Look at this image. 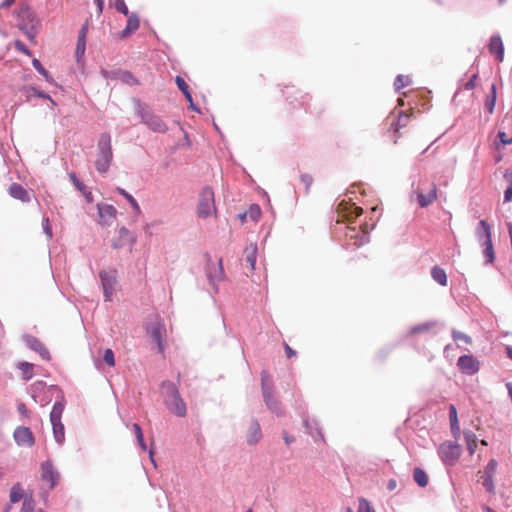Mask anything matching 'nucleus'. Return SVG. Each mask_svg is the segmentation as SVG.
Listing matches in <instances>:
<instances>
[{
    "label": "nucleus",
    "mask_w": 512,
    "mask_h": 512,
    "mask_svg": "<svg viewBox=\"0 0 512 512\" xmlns=\"http://www.w3.org/2000/svg\"><path fill=\"white\" fill-rule=\"evenodd\" d=\"M134 109L137 117L141 123L144 124L149 130L154 133L164 134L168 130L166 122L160 115L155 114L145 103L140 99H133Z\"/></svg>",
    "instance_id": "obj_1"
},
{
    "label": "nucleus",
    "mask_w": 512,
    "mask_h": 512,
    "mask_svg": "<svg viewBox=\"0 0 512 512\" xmlns=\"http://www.w3.org/2000/svg\"><path fill=\"white\" fill-rule=\"evenodd\" d=\"M161 388L165 404L169 411L178 417L185 416L187 412L186 404L182 399L176 384L171 381H163Z\"/></svg>",
    "instance_id": "obj_2"
},
{
    "label": "nucleus",
    "mask_w": 512,
    "mask_h": 512,
    "mask_svg": "<svg viewBox=\"0 0 512 512\" xmlns=\"http://www.w3.org/2000/svg\"><path fill=\"white\" fill-rule=\"evenodd\" d=\"M97 150L98 153L95 161V168L99 173L104 174L109 170L113 159L111 136L109 133L105 132L100 135Z\"/></svg>",
    "instance_id": "obj_3"
},
{
    "label": "nucleus",
    "mask_w": 512,
    "mask_h": 512,
    "mask_svg": "<svg viewBox=\"0 0 512 512\" xmlns=\"http://www.w3.org/2000/svg\"><path fill=\"white\" fill-rule=\"evenodd\" d=\"M261 389L263 400L267 408L274 414L281 416L283 415V409L280 401L274 394L273 384L270 379V375L266 370L261 372Z\"/></svg>",
    "instance_id": "obj_4"
},
{
    "label": "nucleus",
    "mask_w": 512,
    "mask_h": 512,
    "mask_svg": "<svg viewBox=\"0 0 512 512\" xmlns=\"http://www.w3.org/2000/svg\"><path fill=\"white\" fill-rule=\"evenodd\" d=\"M216 213L214 191L211 187L205 186L199 193L197 216L206 219Z\"/></svg>",
    "instance_id": "obj_5"
},
{
    "label": "nucleus",
    "mask_w": 512,
    "mask_h": 512,
    "mask_svg": "<svg viewBox=\"0 0 512 512\" xmlns=\"http://www.w3.org/2000/svg\"><path fill=\"white\" fill-rule=\"evenodd\" d=\"M146 332L152 342L156 344L159 353L164 352V340L166 338V326L163 320L156 316L146 326Z\"/></svg>",
    "instance_id": "obj_6"
},
{
    "label": "nucleus",
    "mask_w": 512,
    "mask_h": 512,
    "mask_svg": "<svg viewBox=\"0 0 512 512\" xmlns=\"http://www.w3.org/2000/svg\"><path fill=\"white\" fill-rule=\"evenodd\" d=\"M347 245L360 247L369 242V233L366 228L357 230L356 227L343 226L340 228Z\"/></svg>",
    "instance_id": "obj_7"
},
{
    "label": "nucleus",
    "mask_w": 512,
    "mask_h": 512,
    "mask_svg": "<svg viewBox=\"0 0 512 512\" xmlns=\"http://www.w3.org/2000/svg\"><path fill=\"white\" fill-rule=\"evenodd\" d=\"M460 446L453 442H444L438 448V455L445 466L451 467L456 464L460 457Z\"/></svg>",
    "instance_id": "obj_8"
},
{
    "label": "nucleus",
    "mask_w": 512,
    "mask_h": 512,
    "mask_svg": "<svg viewBox=\"0 0 512 512\" xmlns=\"http://www.w3.org/2000/svg\"><path fill=\"white\" fill-rule=\"evenodd\" d=\"M206 276L209 284L213 287L214 292H218V283L225 278V273L222 264V258L218 259L215 265L210 259L206 265Z\"/></svg>",
    "instance_id": "obj_9"
},
{
    "label": "nucleus",
    "mask_w": 512,
    "mask_h": 512,
    "mask_svg": "<svg viewBox=\"0 0 512 512\" xmlns=\"http://www.w3.org/2000/svg\"><path fill=\"white\" fill-rule=\"evenodd\" d=\"M117 272L114 269L109 270H101L99 272V277L101 280V285L103 288V294L105 301H111L112 295L115 290V285L117 283Z\"/></svg>",
    "instance_id": "obj_10"
},
{
    "label": "nucleus",
    "mask_w": 512,
    "mask_h": 512,
    "mask_svg": "<svg viewBox=\"0 0 512 512\" xmlns=\"http://www.w3.org/2000/svg\"><path fill=\"white\" fill-rule=\"evenodd\" d=\"M48 391L51 392V395L56 394V401L50 412V421L61 420L65 408V397L63 391L56 385H50Z\"/></svg>",
    "instance_id": "obj_11"
},
{
    "label": "nucleus",
    "mask_w": 512,
    "mask_h": 512,
    "mask_svg": "<svg viewBox=\"0 0 512 512\" xmlns=\"http://www.w3.org/2000/svg\"><path fill=\"white\" fill-rule=\"evenodd\" d=\"M41 479L49 483V488L53 489L60 480V474L53 465L52 461L46 460L41 463Z\"/></svg>",
    "instance_id": "obj_12"
},
{
    "label": "nucleus",
    "mask_w": 512,
    "mask_h": 512,
    "mask_svg": "<svg viewBox=\"0 0 512 512\" xmlns=\"http://www.w3.org/2000/svg\"><path fill=\"white\" fill-rule=\"evenodd\" d=\"M49 386L46 385L43 381H37L32 385V398L36 403H39L41 406H45L49 404L54 395H51V392L48 391Z\"/></svg>",
    "instance_id": "obj_13"
},
{
    "label": "nucleus",
    "mask_w": 512,
    "mask_h": 512,
    "mask_svg": "<svg viewBox=\"0 0 512 512\" xmlns=\"http://www.w3.org/2000/svg\"><path fill=\"white\" fill-rule=\"evenodd\" d=\"M457 367L466 375H474L480 370V362L472 354H466L458 358Z\"/></svg>",
    "instance_id": "obj_14"
},
{
    "label": "nucleus",
    "mask_w": 512,
    "mask_h": 512,
    "mask_svg": "<svg viewBox=\"0 0 512 512\" xmlns=\"http://www.w3.org/2000/svg\"><path fill=\"white\" fill-rule=\"evenodd\" d=\"M25 345L32 351L38 353L43 360L49 361L51 355L45 345L35 336L25 334L22 337Z\"/></svg>",
    "instance_id": "obj_15"
},
{
    "label": "nucleus",
    "mask_w": 512,
    "mask_h": 512,
    "mask_svg": "<svg viewBox=\"0 0 512 512\" xmlns=\"http://www.w3.org/2000/svg\"><path fill=\"white\" fill-rule=\"evenodd\" d=\"M88 34V24L85 23L81 26L78 37H77V44L75 49V59L78 65L83 66L84 65V54L86 50V39Z\"/></svg>",
    "instance_id": "obj_16"
},
{
    "label": "nucleus",
    "mask_w": 512,
    "mask_h": 512,
    "mask_svg": "<svg viewBox=\"0 0 512 512\" xmlns=\"http://www.w3.org/2000/svg\"><path fill=\"white\" fill-rule=\"evenodd\" d=\"M99 223L102 226H110L116 218L117 210L110 204H97Z\"/></svg>",
    "instance_id": "obj_17"
},
{
    "label": "nucleus",
    "mask_w": 512,
    "mask_h": 512,
    "mask_svg": "<svg viewBox=\"0 0 512 512\" xmlns=\"http://www.w3.org/2000/svg\"><path fill=\"white\" fill-rule=\"evenodd\" d=\"M13 437L19 446H32L35 442L31 430L24 426L17 427L13 433Z\"/></svg>",
    "instance_id": "obj_18"
},
{
    "label": "nucleus",
    "mask_w": 512,
    "mask_h": 512,
    "mask_svg": "<svg viewBox=\"0 0 512 512\" xmlns=\"http://www.w3.org/2000/svg\"><path fill=\"white\" fill-rule=\"evenodd\" d=\"M136 241V236L129 229L122 226L119 229V238L113 242L112 246L118 249L126 244H129L131 249L132 246L136 243Z\"/></svg>",
    "instance_id": "obj_19"
},
{
    "label": "nucleus",
    "mask_w": 512,
    "mask_h": 512,
    "mask_svg": "<svg viewBox=\"0 0 512 512\" xmlns=\"http://www.w3.org/2000/svg\"><path fill=\"white\" fill-rule=\"evenodd\" d=\"M488 49L491 54H494L496 56L498 61H503L504 45L499 34L491 36Z\"/></svg>",
    "instance_id": "obj_20"
},
{
    "label": "nucleus",
    "mask_w": 512,
    "mask_h": 512,
    "mask_svg": "<svg viewBox=\"0 0 512 512\" xmlns=\"http://www.w3.org/2000/svg\"><path fill=\"white\" fill-rule=\"evenodd\" d=\"M303 424L307 430V433L311 435L315 441H317V437L321 440H324L322 429L316 419H310L308 416H305L303 417Z\"/></svg>",
    "instance_id": "obj_21"
},
{
    "label": "nucleus",
    "mask_w": 512,
    "mask_h": 512,
    "mask_svg": "<svg viewBox=\"0 0 512 512\" xmlns=\"http://www.w3.org/2000/svg\"><path fill=\"white\" fill-rule=\"evenodd\" d=\"M437 198V187L432 184L430 190L427 193L417 191V200L420 207L424 208L432 204Z\"/></svg>",
    "instance_id": "obj_22"
},
{
    "label": "nucleus",
    "mask_w": 512,
    "mask_h": 512,
    "mask_svg": "<svg viewBox=\"0 0 512 512\" xmlns=\"http://www.w3.org/2000/svg\"><path fill=\"white\" fill-rule=\"evenodd\" d=\"M257 254L258 247L256 243H250L244 249V261L249 266L251 272L255 270Z\"/></svg>",
    "instance_id": "obj_23"
},
{
    "label": "nucleus",
    "mask_w": 512,
    "mask_h": 512,
    "mask_svg": "<svg viewBox=\"0 0 512 512\" xmlns=\"http://www.w3.org/2000/svg\"><path fill=\"white\" fill-rule=\"evenodd\" d=\"M8 191H9V195L16 200H19L23 203H28L30 201L29 193L22 185H20L18 183H12L9 186Z\"/></svg>",
    "instance_id": "obj_24"
},
{
    "label": "nucleus",
    "mask_w": 512,
    "mask_h": 512,
    "mask_svg": "<svg viewBox=\"0 0 512 512\" xmlns=\"http://www.w3.org/2000/svg\"><path fill=\"white\" fill-rule=\"evenodd\" d=\"M262 437L261 427L259 422L256 419H252L249 431L247 434V443L249 445L257 444Z\"/></svg>",
    "instance_id": "obj_25"
},
{
    "label": "nucleus",
    "mask_w": 512,
    "mask_h": 512,
    "mask_svg": "<svg viewBox=\"0 0 512 512\" xmlns=\"http://www.w3.org/2000/svg\"><path fill=\"white\" fill-rule=\"evenodd\" d=\"M128 17L126 27L121 32V37L126 38L135 31L138 30L140 26V19L136 13H129V15H126Z\"/></svg>",
    "instance_id": "obj_26"
},
{
    "label": "nucleus",
    "mask_w": 512,
    "mask_h": 512,
    "mask_svg": "<svg viewBox=\"0 0 512 512\" xmlns=\"http://www.w3.org/2000/svg\"><path fill=\"white\" fill-rule=\"evenodd\" d=\"M476 237L478 241L483 242L484 240L491 239V226L486 220H480L476 228Z\"/></svg>",
    "instance_id": "obj_27"
},
{
    "label": "nucleus",
    "mask_w": 512,
    "mask_h": 512,
    "mask_svg": "<svg viewBox=\"0 0 512 512\" xmlns=\"http://www.w3.org/2000/svg\"><path fill=\"white\" fill-rule=\"evenodd\" d=\"M52 424L53 437L57 444L62 445L65 441V428L62 420L50 421Z\"/></svg>",
    "instance_id": "obj_28"
},
{
    "label": "nucleus",
    "mask_w": 512,
    "mask_h": 512,
    "mask_svg": "<svg viewBox=\"0 0 512 512\" xmlns=\"http://www.w3.org/2000/svg\"><path fill=\"white\" fill-rule=\"evenodd\" d=\"M464 440L466 443V447L468 450L469 455H473L477 448V436L476 434L471 430H464L463 431Z\"/></svg>",
    "instance_id": "obj_29"
},
{
    "label": "nucleus",
    "mask_w": 512,
    "mask_h": 512,
    "mask_svg": "<svg viewBox=\"0 0 512 512\" xmlns=\"http://www.w3.org/2000/svg\"><path fill=\"white\" fill-rule=\"evenodd\" d=\"M449 420L451 432L457 438L460 434V426L458 422L457 410L454 405L449 406Z\"/></svg>",
    "instance_id": "obj_30"
},
{
    "label": "nucleus",
    "mask_w": 512,
    "mask_h": 512,
    "mask_svg": "<svg viewBox=\"0 0 512 512\" xmlns=\"http://www.w3.org/2000/svg\"><path fill=\"white\" fill-rule=\"evenodd\" d=\"M481 246L483 247V256L485 258V263H493L495 260V253L492 240H484L483 242H481Z\"/></svg>",
    "instance_id": "obj_31"
},
{
    "label": "nucleus",
    "mask_w": 512,
    "mask_h": 512,
    "mask_svg": "<svg viewBox=\"0 0 512 512\" xmlns=\"http://www.w3.org/2000/svg\"><path fill=\"white\" fill-rule=\"evenodd\" d=\"M431 277L432 279L437 282L439 285L441 286H446L447 285V275H446V272L443 268L439 267V266H434L432 269H431Z\"/></svg>",
    "instance_id": "obj_32"
},
{
    "label": "nucleus",
    "mask_w": 512,
    "mask_h": 512,
    "mask_svg": "<svg viewBox=\"0 0 512 512\" xmlns=\"http://www.w3.org/2000/svg\"><path fill=\"white\" fill-rule=\"evenodd\" d=\"M496 99H497L496 85L492 84L490 95L487 96V98L485 100V105H484L485 109L488 111L489 114H493V112H494Z\"/></svg>",
    "instance_id": "obj_33"
},
{
    "label": "nucleus",
    "mask_w": 512,
    "mask_h": 512,
    "mask_svg": "<svg viewBox=\"0 0 512 512\" xmlns=\"http://www.w3.org/2000/svg\"><path fill=\"white\" fill-rule=\"evenodd\" d=\"M437 325L436 321H427L418 325H415L410 328L409 334H420V333H426L429 332L432 328H434Z\"/></svg>",
    "instance_id": "obj_34"
},
{
    "label": "nucleus",
    "mask_w": 512,
    "mask_h": 512,
    "mask_svg": "<svg viewBox=\"0 0 512 512\" xmlns=\"http://www.w3.org/2000/svg\"><path fill=\"white\" fill-rule=\"evenodd\" d=\"M413 479L422 488L426 487L429 482L426 472L420 467L414 468Z\"/></svg>",
    "instance_id": "obj_35"
},
{
    "label": "nucleus",
    "mask_w": 512,
    "mask_h": 512,
    "mask_svg": "<svg viewBox=\"0 0 512 512\" xmlns=\"http://www.w3.org/2000/svg\"><path fill=\"white\" fill-rule=\"evenodd\" d=\"M118 79L129 86H135L139 84L137 78L130 71L127 70L119 69Z\"/></svg>",
    "instance_id": "obj_36"
},
{
    "label": "nucleus",
    "mask_w": 512,
    "mask_h": 512,
    "mask_svg": "<svg viewBox=\"0 0 512 512\" xmlns=\"http://www.w3.org/2000/svg\"><path fill=\"white\" fill-rule=\"evenodd\" d=\"M32 65L33 67L35 68V70L40 74L42 75L45 80L50 83V84H53L54 83V78L50 75V73L43 67V65L41 64L40 60H38L37 58H34L32 60Z\"/></svg>",
    "instance_id": "obj_37"
},
{
    "label": "nucleus",
    "mask_w": 512,
    "mask_h": 512,
    "mask_svg": "<svg viewBox=\"0 0 512 512\" xmlns=\"http://www.w3.org/2000/svg\"><path fill=\"white\" fill-rule=\"evenodd\" d=\"M117 192L122 195L124 198L127 199V202L130 203V205L132 206L134 212L136 214H140L141 213V209H140V206L138 204V202L136 201V199L130 194L128 193L125 189L123 188H120L118 187L117 188Z\"/></svg>",
    "instance_id": "obj_38"
},
{
    "label": "nucleus",
    "mask_w": 512,
    "mask_h": 512,
    "mask_svg": "<svg viewBox=\"0 0 512 512\" xmlns=\"http://www.w3.org/2000/svg\"><path fill=\"white\" fill-rule=\"evenodd\" d=\"M23 489L20 485V483H16L11 487L10 490V502L11 503H17L22 498L24 499Z\"/></svg>",
    "instance_id": "obj_39"
},
{
    "label": "nucleus",
    "mask_w": 512,
    "mask_h": 512,
    "mask_svg": "<svg viewBox=\"0 0 512 512\" xmlns=\"http://www.w3.org/2000/svg\"><path fill=\"white\" fill-rule=\"evenodd\" d=\"M410 119V115L400 112L397 119L391 123V128L398 131L400 128L405 127Z\"/></svg>",
    "instance_id": "obj_40"
},
{
    "label": "nucleus",
    "mask_w": 512,
    "mask_h": 512,
    "mask_svg": "<svg viewBox=\"0 0 512 512\" xmlns=\"http://www.w3.org/2000/svg\"><path fill=\"white\" fill-rule=\"evenodd\" d=\"M132 430H133V433L135 434V437L137 439V443L140 446V448L143 451H147V445H146V443L144 441L143 432H142V429H141L140 425L138 423H133L132 424Z\"/></svg>",
    "instance_id": "obj_41"
},
{
    "label": "nucleus",
    "mask_w": 512,
    "mask_h": 512,
    "mask_svg": "<svg viewBox=\"0 0 512 512\" xmlns=\"http://www.w3.org/2000/svg\"><path fill=\"white\" fill-rule=\"evenodd\" d=\"M411 84V79L409 76L399 74L396 76L394 80V88L397 92H399L401 89L409 86Z\"/></svg>",
    "instance_id": "obj_42"
},
{
    "label": "nucleus",
    "mask_w": 512,
    "mask_h": 512,
    "mask_svg": "<svg viewBox=\"0 0 512 512\" xmlns=\"http://www.w3.org/2000/svg\"><path fill=\"white\" fill-rule=\"evenodd\" d=\"M175 82L178 89L183 93L186 100H191L192 95L185 80L181 76H176Z\"/></svg>",
    "instance_id": "obj_43"
},
{
    "label": "nucleus",
    "mask_w": 512,
    "mask_h": 512,
    "mask_svg": "<svg viewBox=\"0 0 512 512\" xmlns=\"http://www.w3.org/2000/svg\"><path fill=\"white\" fill-rule=\"evenodd\" d=\"M244 216H248L252 221L257 222L261 217V208L258 204H251L249 209L244 213Z\"/></svg>",
    "instance_id": "obj_44"
},
{
    "label": "nucleus",
    "mask_w": 512,
    "mask_h": 512,
    "mask_svg": "<svg viewBox=\"0 0 512 512\" xmlns=\"http://www.w3.org/2000/svg\"><path fill=\"white\" fill-rule=\"evenodd\" d=\"M482 485L485 488V490L491 494L495 495V484H494V477L489 475H483L482 476Z\"/></svg>",
    "instance_id": "obj_45"
},
{
    "label": "nucleus",
    "mask_w": 512,
    "mask_h": 512,
    "mask_svg": "<svg viewBox=\"0 0 512 512\" xmlns=\"http://www.w3.org/2000/svg\"><path fill=\"white\" fill-rule=\"evenodd\" d=\"M18 368L22 371L25 380H30L33 377V364L29 362H19Z\"/></svg>",
    "instance_id": "obj_46"
},
{
    "label": "nucleus",
    "mask_w": 512,
    "mask_h": 512,
    "mask_svg": "<svg viewBox=\"0 0 512 512\" xmlns=\"http://www.w3.org/2000/svg\"><path fill=\"white\" fill-rule=\"evenodd\" d=\"M26 91L27 92H33V95H36L39 98H43V99L49 100L53 106L57 105V103L50 97L49 94H47L44 91L39 90L38 88H36L34 86H28L26 88Z\"/></svg>",
    "instance_id": "obj_47"
},
{
    "label": "nucleus",
    "mask_w": 512,
    "mask_h": 512,
    "mask_svg": "<svg viewBox=\"0 0 512 512\" xmlns=\"http://www.w3.org/2000/svg\"><path fill=\"white\" fill-rule=\"evenodd\" d=\"M361 214H362V208L353 204L350 206L348 211H346L345 217L349 222H351L352 220L356 219Z\"/></svg>",
    "instance_id": "obj_48"
},
{
    "label": "nucleus",
    "mask_w": 512,
    "mask_h": 512,
    "mask_svg": "<svg viewBox=\"0 0 512 512\" xmlns=\"http://www.w3.org/2000/svg\"><path fill=\"white\" fill-rule=\"evenodd\" d=\"M452 338L454 341H463L465 342L466 344H470L472 342V339L470 336H468L467 334L463 333V332H460L456 329H452Z\"/></svg>",
    "instance_id": "obj_49"
},
{
    "label": "nucleus",
    "mask_w": 512,
    "mask_h": 512,
    "mask_svg": "<svg viewBox=\"0 0 512 512\" xmlns=\"http://www.w3.org/2000/svg\"><path fill=\"white\" fill-rule=\"evenodd\" d=\"M35 507L32 496H25L22 503L21 512H33Z\"/></svg>",
    "instance_id": "obj_50"
},
{
    "label": "nucleus",
    "mask_w": 512,
    "mask_h": 512,
    "mask_svg": "<svg viewBox=\"0 0 512 512\" xmlns=\"http://www.w3.org/2000/svg\"><path fill=\"white\" fill-rule=\"evenodd\" d=\"M498 462L495 459H490L484 468L483 475L493 476L497 470Z\"/></svg>",
    "instance_id": "obj_51"
},
{
    "label": "nucleus",
    "mask_w": 512,
    "mask_h": 512,
    "mask_svg": "<svg viewBox=\"0 0 512 512\" xmlns=\"http://www.w3.org/2000/svg\"><path fill=\"white\" fill-rule=\"evenodd\" d=\"M103 360L108 366L113 367L115 365L114 352L111 349H106L104 351Z\"/></svg>",
    "instance_id": "obj_52"
},
{
    "label": "nucleus",
    "mask_w": 512,
    "mask_h": 512,
    "mask_svg": "<svg viewBox=\"0 0 512 512\" xmlns=\"http://www.w3.org/2000/svg\"><path fill=\"white\" fill-rule=\"evenodd\" d=\"M358 512H375V510L366 499L361 498L359 500Z\"/></svg>",
    "instance_id": "obj_53"
},
{
    "label": "nucleus",
    "mask_w": 512,
    "mask_h": 512,
    "mask_svg": "<svg viewBox=\"0 0 512 512\" xmlns=\"http://www.w3.org/2000/svg\"><path fill=\"white\" fill-rule=\"evenodd\" d=\"M116 10L123 15H129L127 5L124 0H114Z\"/></svg>",
    "instance_id": "obj_54"
},
{
    "label": "nucleus",
    "mask_w": 512,
    "mask_h": 512,
    "mask_svg": "<svg viewBox=\"0 0 512 512\" xmlns=\"http://www.w3.org/2000/svg\"><path fill=\"white\" fill-rule=\"evenodd\" d=\"M42 226H43V231H44L45 235L49 239H51L53 237V232H52V228L50 226V221H49L48 217H43Z\"/></svg>",
    "instance_id": "obj_55"
},
{
    "label": "nucleus",
    "mask_w": 512,
    "mask_h": 512,
    "mask_svg": "<svg viewBox=\"0 0 512 512\" xmlns=\"http://www.w3.org/2000/svg\"><path fill=\"white\" fill-rule=\"evenodd\" d=\"M70 180L72 181L73 185L76 187L77 190L80 192L82 190H85L86 186L77 178L76 174L74 172H71L69 174Z\"/></svg>",
    "instance_id": "obj_56"
},
{
    "label": "nucleus",
    "mask_w": 512,
    "mask_h": 512,
    "mask_svg": "<svg viewBox=\"0 0 512 512\" xmlns=\"http://www.w3.org/2000/svg\"><path fill=\"white\" fill-rule=\"evenodd\" d=\"M118 73H119V69L118 70H112V71H109V70H106V69H101L100 71V74L103 76V78L105 79H118Z\"/></svg>",
    "instance_id": "obj_57"
},
{
    "label": "nucleus",
    "mask_w": 512,
    "mask_h": 512,
    "mask_svg": "<svg viewBox=\"0 0 512 512\" xmlns=\"http://www.w3.org/2000/svg\"><path fill=\"white\" fill-rule=\"evenodd\" d=\"M497 138L499 139L500 143L503 145L512 144V137H508L507 134L503 131L498 132Z\"/></svg>",
    "instance_id": "obj_58"
},
{
    "label": "nucleus",
    "mask_w": 512,
    "mask_h": 512,
    "mask_svg": "<svg viewBox=\"0 0 512 512\" xmlns=\"http://www.w3.org/2000/svg\"><path fill=\"white\" fill-rule=\"evenodd\" d=\"M300 179H301V182L305 185L306 192H308V190L313 182L312 177L309 174H302L300 176Z\"/></svg>",
    "instance_id": "obj_59"
},
{
    "label": "nucleus",
    "mask_w": 512,
    "mask_h": 512,
    "mask_svg": "<svg viewBox=\"0 0 512 512\" xmlns=\"http://www.w3.org/2000/svg\"><path fill=\"white\" fill-rule=\"evenodd\" d=\"M15 47L18 51L26 54V55H30V50L29 48L20 40H17L15 42Z\"/></svg>",
    "instance_id": "obj_60"
},
{
    "label": "nucleus",
    "mask_w": 512,
    "mask_h": 512,
    "mask_svg": "<svg viewBox=\"0 0 512 512\" xmlns=\"http://www.w3.org/2000/svg\"><path fill=\"white\" fill-rule=\"evenodd\" d=\"M477 77H478V74H476V73L473 74L470 77V79L465 83L464 88L466 90H473L475 88V85H476L475 81H476Z\"/></svg>",
    "instance_id": "obj_61"
},
{
    "label": "nucleus",
    "mask_w": 512,
    "mask_h": 512,
    "mask_svg": "<svg viewBox=\"0 0 512 512\" xmlns=\"http://www.w3.org/2000/svg\"><path fill=\"white\" fill-rule=\"evenodd\" d=\"M504 178L508 183L507 188L512 189V170H506L504 173Z\"/></svg>",
    "instance_id": "obj_62"
},
{
    "label": "nucleus",
    "mask_w": 512,
    "mask_h": 512,
    "mask_svg": "<svg viewBox=\"0 0 512 512\" xmlns=\"http://www.w3.org/2000/svg\"><path fill=\"white\" fill-rule=\"evenodd\" d=\"M81 192H82V194H83V196H84L85 200H86L88 203H92V202H93V200H94V199H93L92 192H91V191H89V190L87 189V187L85 188V190H82Z\"/></svg>",
    "instance_id": "obj_63"
},
{
    "label": "nucleus",
    "mask_w": 512,
    "mask_h": 512,
    "mask_svg": "<svg viewBox=\"0 0 512 512\" xmlns=\"http://www.w3.org/2000/svg\"><path fill=\"white\" fill-rule=\"evenodd\" d=\"M512 201V189L506 188L504 191V202L508 203Z\"/></svg>",
    "instance_id": "obj_64"
}]
</instances>
